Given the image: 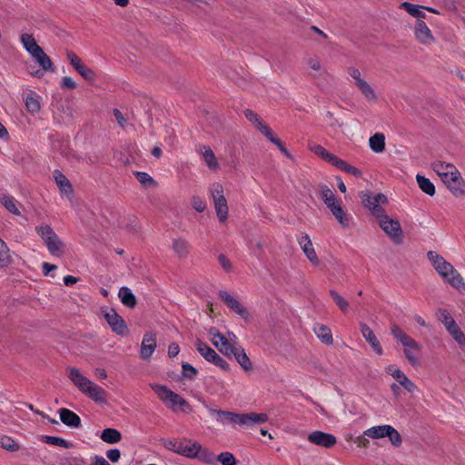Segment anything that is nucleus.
Listing matches in <instances>:
<instances>
[{
  "label": "nucleus",
  "instance_id": "nucleus-23",
  "mask_svg": "<svg viewBox=\"0 0 465 465\" xmlns=\"http://www.w3.org/2000/svg\"><path fill=\"white\" fill-rule=\"evenodd\" d=\"M200 445L201 444L195 440L183 438L181 440L179 455L188 459H195L196 454L200 450Z\"/></svg>",
  "mask_w": 465,
  "mask_h": 465
},
{
  "label": "nucleus",
  "instance_id": "nucleus-39",
  "mask_svg": "<svg viewBox=\"0 0 465 465\" xmlns=\"http://www.w3.org/2000/svg\"><path fill=\"white\" fill-rule=\"evenodd\" d=\"M173 250L179 257H185L189 253L190 244L184 239H174L173 242Z\"/></svg>",
  "mask_w": 465,
  "mask_h": 465
},
{
  "label": "nucleus",
  "instance_id": "nucleus-37",
  "mask_svg": "<svg viewBox=\"0 0 465 465\" xmlns=\"http://www.w3.org/2000/svg\"><path fill=\"white\" fill-rule=\"evenodd\" d=\"M195 459L208 465H217V456L210 450L203 448L202 445H200V450Z\"/></svg>",
  "mask_w": 465,
  "mask_h": 465
},
{
  "label": "nucleus",
  "instance_id": "nucleus-9",
  "mask_svg": "<svg viewBox=\"0 0 465 465\" xmlns=\"http://www.w3.org/2000/svg\"><path fill=\"white\" fill-rule=\"evenodd\" d=\"M35 231L46 245L51 255L55 257H62L64 255V244L50 225H39L35 228Z\"/></svg>",
  "mask_w": 465,
  "mask_h": 465
},
{
  "label": "nucleus",
  "instance_id": "nucleus-31",
  "mask_svg": "<svg viewBox=\"0 0 465 465\" xmlns=\"http://www.w3.org/2000/svg\"><path fill=\"white\" fill-rule=\"evenodd\" d=\"M400 7L404 9L410 15L417 18L418 20H422V18H425L426 16L424 12L425 7L422 5L403 2L401 4Z\"/></svg>",
  "mask_w": 465,
  "mask_h": 465
},
{
  "label": "nucleus",
  "instance_id": "nucleus-41",
  "mask_svg": "<svg viewBox=\"0 0 465 465\" xmlns=\"http://www.w3.org/2000/svg\"><path fill=\"white\" fill-rule=\"evenodd\" d=\"M12 263V257L7 244L0 238V269Z\"/></svg>",
  "mask_w": 465,
  "mask_h": 465
},
{
  "label": "nucleus",
  "instance_id": "nucleus-55",
  "mask_svg": "<svg viewBox=\"0 0 465 465\" xmlns=\"http://www.w3.org/2000/svg\"><path fill=\"white\" fill-rule=\"evenodd\" d=\"M192 206L198 213H203L206 209V203L200 197H193L192 199Z\"/></svg>",
  "mask_w": 465,
  "mask_h": 465
},
{
  "label": "nucleus",
  "instance_id": "nucleus-24",
  "mask_svg": "<svg viewBox=\"0 0 465 465\" xmlns=\"http://www.w3.org/2000/svg\"><path fill=\"white\" fill-rule=\"evenodd\" d=\"M232 356L234 357L236 361L245 372H250L253 370V364L252 361L248 357L244 349L240 344L234 348L233 351L232 352Z\"/></svg>",
  "mask_w": 465,
  "mask_h": 465
},
{
  "label": "nucleus",
  "instance_id": "nucleus-45",
  "mask_svg": "<svg viewBox=\"0 0 465 465\" xmlns=\"http://www.w3.org/2000/svg\"><path fill=\"white\" fill-rule=\"evenodd\" d=\"M309 149L314 153L316 155L322 158L324 161L328 162L332 156V153L326 151L322 145L320 144H310Z\"/></svg>",
  "mask_w": 465,
  "mask_h": 465
},
{
  "label": "nucleus",
  "instance_id": "nucleus-6",
  "mask_svg": "<svg viewBox=\"0 0 465 465\" xmlns=\"http://www.w3.org/2000/svg\"><path fill=\"white\" fill-rule=\"evenodd\" d=\"M392 336L403 346V352L411 366L419 363L418 352L420 351V344L406 334L398 325L391 327Z\"/></svg>",
  "mask_w": 465,
  "mask_h": 465
},
{
  "label": "nucleus",
  "instance_id": "nucleus-34",
  "mask_svg": "<svg viewBox=\"0 0 465 465\" xmlns=\"http://www.w3.org/2000/svg\"><path fill=\"white\" fill-rule=\"evenodd\" d=\"M118 297L126 307L134 308L136 305V298L128 287H121L118 292Z\"/></svg>",
  "mask_w": 465,
  "mask_h": 465
},
{
  "label": "nucleus",
  "instance_id": "nucleus-4",
  "mask_svg": "<svg viewBox=\"0 0 465 465\" xmlns=\"http://www.w3.org/2000/svg\"><path fill=\"white\" fill-rule=\"evenodd\" d=\"M66 371L69 380L79 391L95 402L105 401V390L84 376L78 368L71 366L68 367Z\"/></svg>",
  "mask_w": 465,
  "mask_h": 465
},
{
  "label": "nucleus",
  "instance_id": "nucleus-19",
  "mask_svg": "<svg viewBox=\"0 0 465 465\" xmlns=\"http://www.w3.org/2000/svg\"><path fill=\"white\" fill-rule=\"evenodd\" d=\"M211 415L216 416V420L222 425L232 424L241 426L242 413H235L227 411L210 409Z\"/></svg>",
  "mask_w": 465,
  "mask_h": 465
},
{
  "label": "nucleus",
  "instance_id": "nucleus-36",
  "mask_svg": "<svg viewBox=\"0 0 465 465\" xmlns=\"http://www.w3.org/2000/svg\"><path fill=\"white\" fill-rule=\"evenodd\" d=\"M100 438L106 443L114 444L122 440V434L116 429L107 428L102 431Z\"/></svg>",
  "mask_w": 465,
  "mask_h": 465
},
{
  "label": "nucleus",
  "instance_id": "nucleus-11",
  "mask_svg": "<svg viewBox=\"0 0 465 465\" xmlns=\"http://www.w3.org/2000/svg\"><path fill=\"white\" fill-rule=\"evenodd\" d=\"M364 435L374 440H380L387 437L391 443L395 447H399L402 442L401 436L398 430L389 424L371 427L364 430Z\"/></svg>",
  "mask_w": 465,
  "mask_h": 465
},
{
  "label": "nucleus",
  "instance_id": "nucleus-1",
  "mask_svg": "<svg viewBox=\"0 0 465 465\" xmlns=\"http://www.w3.org/2000/svg\"><path fill=\"white\" fill-rule=\"evenodd\" d=\"M431 168L454 197H465V180L453 163L436 160Z\"/></svg>",
  "mask_w": 465,
  "mask_h": 465
},
{
  "label": "nucleus",
  "instance_id": "nucleus-50",
  "mask_svg": "<svg viewBox=\"0 0 465 465\" xmlns=\"http://www.w3.org/2000/svg\"><path fill=\"white\" fill-rule=\"evenodd\" d=\"M45 442H47L49 444H52V445L63 447V448H65V449H68V448H70L72 446L65 440H64L62 438H59V437H54V436H46L45 437Z\"/></svg>",
  "mask_w": 465,
  "mask_h": 465
},
{
  "label": "nucleus",
  "instance_id": "nucleus-47",
  "mask_svg": "<svg viewBox=\"0 0 465 465\" xmlns=\"http://www.w3.org/2000/svg\"><path fill=\"white\" fill-rule=\"evenodd\" d=\"M217 462H221L222 465H236L237 460L232 453L225 451L222 452L217 456Z\"/></svg>",
  "mask_w": 465,
  "mask_h": 465
},
{
  "label": "nucleus",
  "instance_id": "nucleus-51",
  "mask_svg": "<svg viewBox=\"0 0 465 465\" xmlns=\"http://www.w3.org/2000/svg\"><path fill=\"white\" fill-rule=\"evenodd\" d=\"M78 74H81L85 80L93 81L95 78L94 72L88 68L85 64H83L78 70Z\"/></svg>",
  "mask_w": 465,
  "mask_h": 465
},
{
  "label": "nucleus",
  "instance_id": "nucleus-5",
  "mask_svg": "<svg viewBox=\"0 0 465 465\" xmlns=\"http://www.w3.org/2000/svg\"><path fill=\"white\" fill-rule=\"evenodd\" d=\"M150 387L165 406L173 411H180L187 413L193 411L187 401L176 392L171 391L167 386L152 383Z\"/></svg>",
  "mask_w": 465,
  "mask_h": 465
},
{
  "label": "nucleus",
  "instance_id": "nucleus-60",
  "mask_svg": "<svg viewBox=\"0 0 465 465\" xmlns=\"http://www.w3.org/2000/svg\"><path fill=\"white\" fill-rule=\"evenodd\" d=\"M62 87L66 89H74L76 87V84L72 77L64 76L62 79Z\"/></svg>",
  "mask_w": 465,
  "mask_h": 465
},
{
  "label": "nucleus",
  "instance_id": "nucleus-35",
  "mask_svg": "<svg viewBox=\"0 0 465 465\" xmlns=\"http://www.w3.org/2000/svg\"><path fill=\"white\" fill-rule=\"evenodd\" d=\"M25 104L30 114H37L41 109L39 96L35 93H29L25 98Z\"/></svg>",
  "mask_w": 465,
  "mask_h": 465
},
{
  "label": "nucleus",
  "instance_id": "nucleus-25",
  "mask_svg": "<svg viewBox=\"0 0 465 465\" xmlns=\"http://www.w3.org/2000/svg\"><path fill=\"white\" fill-rule=\"evenodd\" d=\"M59 416L61 421L71 428H79L81 426L80 417L74 411L62 408L59 410Z\"/></svg>",
  "mask_w": 465,
  "mask_h": 465
},
{
  "label": "nucleus",
  "instance_id": "nucleus-63",
  "mask_svg": "<svg viewBox=\"0 0 465 465\" xmlns=\"http://www.w3.org/2000/svg\"><path fill=\"white\" fill-rule=\"evenodd\" d=\"M366 437L367 436H365L363 434V435L358 436L355 439V442L357 443L358 447H360V448H367L369 446L370 440Z\"/></svg>",
  "mask_w": 465,
  "mask_h": 465
},
{
  "label": "nucleus",
  "instance_id": "nucleus-49",
  "mask_svg": "<svg viewBox=\"0 0 465 465\" xmlns=\"http://www.w3.org/2000/svg\"><path fill=\"white\" fill-rule=\"evenodd\" d=\"M437 317L439 321L442 322L445 328L451 325L455 322L451 315L444 309H440L438 311Z\"/></svg>",
  "mask_w": 465,
  "mask_h": 465
},
{
  "label": "nucleus",
  "instance_id": "nucleus-58",
  "mask_svg": "<svg viewBox=\"0 0 465 465\" xmlns=\"http://www.w3.org/2000/svg\"><path fill=\"white\" fill-rule=\"evenodd\" d=\"M67 59L76 71L84 64L82 60L74 53H67Z\"/></svg>",
  "mask_w": 465,
  "mask_h": 465
},
{
  "label": "nucleus",
  "instance_id": "nucleus-52",
  "mask_svg": "<svg viewBox=\"0 0 465 465\" xmlns=\"http://www.w3.org/2000/svg\"><path fill=\"white\" fill-rule=\"evenodd\" d=\"M266 138L274 143L285 156L291 157L287 149L284 147L281 140L274 135L273 132L271 133V136H266Z\"/></svg>",
  "mask_w": 465,
  "mask_h": 465
},
{
  "label": "nucleus",
  "instance_id": "nucleus-7",
  "mask_svg": "<svg viewBox=\"0 0 465 465\" xmlns=\"http://www.w3.org/2000/svg\"><path fill=\"white\" fill-rule=\"evenodd\" d=\"M207 336L213 346L228 358L232 357L234 348L239 345L237 336L232 331L223 334L216 328L212 327L208 330Z\"/></svg>",
  "mask_w": 465,
  "mask_h": 465
},
{
  "label": "nucleus",
  "instance_id": "nucleus-42",
  "mask_svg": "<svg viewBox=\"0 0 465 465\" xmlns=\"http://www.w3.org/2000/svg\"><path fill=\"white\" fill-rule=\"evenodd\" d=\"M331 214L335 217L337 222L340 223V225L342 228H348L350 225V215L347 214V213L343 210L342 206L341 205L335 210H332Z\"/></svg>",
  "mask_w": 465,
  "mask_h": 465
},
{
  "label": "nucleus",
  "instance_id": "nucleus-53",
  "mask_svg": "<svg viewBox=\"0 0 465 465\" xmlns=\"http://www.w3.org/2000/svg\"><path fill=\"white\" fill-rule=\"evenodd\" d=\"M218 261L223 271H225L226 272H230L232 271V263L224 254H219Z\"/></svg>",
  "mask_w": 465,
  "mask_h": 465
},
{
  "label": "nucleus",
  "instance_id": "nucleus-20",
  "mask_svg": "<svg viewBox=\"0 0 465 465\" xmlns=\"http://www.w3.org/2000/svg\"><path fill=\"white\" fill-rule=\"evenodd\" d=\"M104 318L112 330L120 335L127 333V326L124 319L114 310L110 309L104 313Z\"/></svg>",
  "mask_w": 465,
  "mask_h": 465
},
{
  "label": "nucleus",
  "instance_id": "nucleus-32",
  "mask_svg": "<svg viewBox=\"0 0 465 465\" xmlns=\"http://www.w3.org/2000/svg\"><path fill=\"white\" fill-rule=\"evenodd\" d=\"M195 347L198 352L208 361L213 362L218 355L217 352L212 349L207 343L201 340H197Z\"/></svg>",
  "mask_w": 465,
  "mask_h": 465
},
{
  "label": "nucleus",
  "instance_id": "nucleus-44",
  "mask_svg": "<svg viewBox=\"0 0 465 465\" xmlns=\"http://www.w3.org/2000/svg\"><path fill=\"white\" fill-rule=\"evenodd\" d=\"M330 295L333 299L336 305L343 312H346L349 308V302L340 295L336 291H330Z\"/></svg>",
  "mask_w": 465,
  "mask_h": 465
},
{
  "label": "nucleus",
  "instance_id": "nucleus-16",
  "mask_svg": "<svg viewBox=\"0 0 465 465\" xmlns=\"http://www.w3.org/2000/svg\"><path fill=\"white\" fill-rule=\"evenodd\" d=\"M307 440L310 443L323 447L331 448L337 442V439L334 435L323 432L322 430H314L307 436Z\"/></svg>",
  "mask_w": 465,
  "mask_h": 465
},
{
  "label": "nucleus",
  "instance_id": "nucleus-18",
  "mask_svg": "<svg viewBox=\"0 0 465 465\" xmlns=\"http://www.w3.org/2000/svg\"><path fill=\"white\" fill-rule=\"evenodd\" d=\"M219 296L226 303V305L240 317L244 320H248L250 318V313L247 309L229 292L226 291H221L219 292Z\"/></svg>",
  "mask_w": 465,
  "mask_h": 465
},
{
  "label": "nucleus",
  "instance_id": "nucleus-13",
  "mask_svg": "<svg viewBox=\"0 0 465 465\" xmlns=\"http://www.w3.org/2000/svg\"><path fill=\"white\" fill-rule=\"evenodd\" d=\"M361 198L363 205L371 211L376 219L385 213L382 208L383 205L388 203V198L385 194H371L369 193H361Z\"/></svg>",
  "mask_w": 465,
  "mask_h": 465
},
{
  "label": "nucleus",
  "instance_id": "nucleus-56",
  "mask_svg": "<svg viewBox=\"0 0 465 465\" xmlns=\"http://www.w3.org/2000/svg\"><path fill=\"white\" fill-rule=\"evenodd\" d=\"M329 163L332 164L333 166L337 167L338 169L345 172L347 169V166L349 163H347L345 161L338 158L336 155L332 154L331 158L330 159Z\"/></svg>",
  "mask_w": 465,
  "mask_h": 465
},
{
  "label": "nucleus",
  "instance_id": "nucleus-48",
  "mask_svg": "<svg viewBox=\"0 0 465 465\" xmlns=\"http://www.w3.org/2000/svg\"><path fill=\"white\" fill-rule=\"evenodd\" d=\"M320 196L324 203H330L331 201H334L336 196L332 193V191L327 185L320 186Z\"/></svg>",
  "mask_w": 465,
  "mask_h": 465
},
{
  "label": "nucleus",
  "instance_id": "nucleus-27",
  "mask_svg": "<svg viewBox=\"0 0 465 465\" xmlns=\"http://www.w3.org/2000/svg\"><path fill=\"white\" fill-rule=\"evenodd\" d=\"M269 417L266 413H242L241 426H252L254 424H262L268 421Z\"/></svg>",
  "mask_w": 465,
  "mask_h": 465
},
{
  "label": "nucleus",
  "instance_id": "nucleus-8",
  "mask_svg": "<svg viewBox=\"0 0 465 465\" xmlns=\"http://www.w3.org/2000/svg\"><path fill=\"white\" fill-rule=\"evenodd\" d=\"M348 80L360 91L361 95L370 103H376L379 99L375 87L366 80L359 68L350 66L347 68Z\"/></svg>",
  "mask_w": 465,
  "mask_h": 465
},
{
  "label": "nucleus",
  "instance_id": "nucleus-62",
  "mask_svg": "<svg viewBox=\"0 0 465 465\" xmlns=\"http://www.w3.org/2000/svg\"><path fill=\"white\" fill-rule=\"evenodd\" d=\"M451 336L460 346H465V334L461 330Z\"/></svg>",
  "mask_w": 465,
  "mask_h": 465
},
{
  "label": "nucleus",
  "instance_id": "nucleus-43",
  "mask_svg": "<svg viewBox=\"0 0 465 465\" xmlns=\"http://www.w3.org/2000/svg\"><path fill=\"white\" fill-rule=\"evenodd\" d=\"M0 447L7 451L15 452L19 450V444L10 436H0Z\"/></svg>",
  "mask_w": 465,
  "mask_h": 465
},
{
  "label": "nucleus",
  "instance_id": "nucleus-46",
  "mask_svg": "<svg viewBox=\"0 0 465 465\" xmlns=\"http://www.w3.org/2000/svg\"><path fill=\"white\" fill-rule=\"evenodd\" d=\"M134 175L136 179L140 182V183L143 184V186L149 187L156 185V183L153 179V177L146 173L135 172Z\"/></svg>",
  "mask_w": 465,
  "mask_h": 465
},
{
  "label": "nucleus",
  "instance_id": "nucleus-10",
  "mask_svg": "<svg viewBox=\"0 0 465 465\" xmlns=\"http://www.w3.org/2000/svg\"><path fill=\"white\" fill-rule=\"evenodd\" d=\"M209 193L219 222L224 223L228 218L229 208L224 196L223 186L219 183H213L209 188Z\"/></svg>",
  "mask_w": 465,
  "mask_h": 465
},
{
  "label": "nucleus",
  "instance_id": "nucleus-59",
  "mask_svg": "<svg viewBox=\"0 0 465 465\" xmlns=\"http://www.w3.org/2000/svg\"><path fill=\"white\" fill-rule=\"evenodd\" d=\"M106 457L112 461V462H117L121 457V452L118 449H113L109 450L106 452Z\"/></svg>",
  "mask_w": 465,
  "mask_h": 465
},
{
  "label": "nucleus",
  "instance_id": "nucleus-57",
  "mask_svg": "<svg viewBox=\"0 0 465 465\" xmlns=\"http://www.w3.org/2000/svg\"><path fill=\"white\" fill-rule=\"evenodd\" d=\"M329 163L332 164L333 166L337 167L338 169L345 172L347 169V166L349 163H347L345 161L338 158L336 155L332 154L331 158L330 159Z\"/></svg>",
  "mask_w": 465,
  "mask_h": 465
},
{
  "label": "nucleus",
  "instance_id": "nucleus-15",
  "mask_svg": "<svg viewBox=\"0 0 465 465\" xmlns=\"http://www.w3.org/2000/svg\"><path fill=\"white\" fill-rule=\"evenodd\" d=\"M297 242L301 249L302 250L304 255L312 262V264L315 266L319 265L320 260L315 252L310 236L305 232H302L298 236Z\"/></svg>",
  "mask_w": 465,
  "mask_h": 465
},
{
  "label": "nucleus",
  "instance_id": "nucleus-61",
  "mask_svg": "<svg viewBox=\"0 0 465 465\" xmlns=\"http://www.w3.org/2000/svg\"><path fill=\"white\" fill-rule=\"evenodd\" d=\"M307 64L312 70H314V71H320L322 69L321 62L317 58L308 59Z\"/></svg>",
  "mask_w": 465,
  "mask_h": 465
},
{
  "label": "nucleus",
  "instance_id": "nucleus-14",
  "mask_svg": "<svg viewBox=\"0 0 465 465\" xmlns=\"http://www.w3.org/2000/svg\"><path fill=\"white\" fill-rule=\"evenodd\" d=\"M413 34L415 39L423 45H430L435 43V37L423 20H417L414 27Z\"/></svg>",
  "mask_w": 465,
  "mask_h": 465
},
{
  "label": "nucleus",
  "instance_id": "nucleus-12",
  "mask_svg": "<svg viewBox=\"0 0 465 465\" xmlns=\"http://www.w3.org/2000/svg\"><path fill=\"white\" fill-rule=\"evenodd\" d=\"M377 222L393 243L401 244L403 242V232L398 220L392 219L384 213L377 219Z\"/></svg>",
  "mask_w": 465,
  "mask_h": 465
},
{
  "label": "nucleus",
  "instance_id": "nucleus-3",
  "mask_svg": "<svg viewBox=\"0 0 465 465\" xmlns=\"http://www.w3.org/2000/svg\"><path fill=\"white\" fill-rule=\"evenodd\" d=\"M427 258L438 274L450 285L459 291L465 290V281L460 272L443 256L433 251L427 252Z\"/></svg>",
  "mask_w": 465,
  "mask_h": 465
},
{
  "label": "nucleus",
  "instance_id": "nucleus-38",
  "mask_svg": "<svg viewBox=\"0 0 465 465\" xmlns=\"http://www.w3.org/2000/svg\"><path fill=\"white\" fill-rule=\"evenodd\" d=\"M0 203L11 213L15 215L21 214L14 197L7 194H0Z\"/></svg>",
  "mask_w": 465,
  "mask_h": 465
},
{
  "label": "nucleus",
  "instance_id": "nucleus-17",
  "mask_svg": "<svg viewBox=\"0 0 465 465\" xmlns=\"http://www.w3.org/2000/svg\"><path fill=\"white\" fill-rule=\"evenodd\" d=\"M386 371L387 373L391 375V377L395 379L399 382V384L409 392H414L415 391L418 390L415 383L411 380H410L400 368L396 367L395 365L387 366Z\"/></svg>",
  "mask_w": 465,
  "mask_h": 465
},
{
  "label": "nucleus",
  "instance_id": "nucleus-54",
  "mask_svg": "<svg viewBox=\"0 0 465 465\" xmlns=\"http://www.w3.org/2000/svg\"><path fill=\"white\" fill-rule=\"evenodd\" d=\"M164 447L177 454L180 452L181 440H169L164 442Z\"/></svg>",
  "mask_w": 465,
  "mask_h": 465
},
{
  "label": "nucleus",
  "instance_id": "nucleus-26",
  "mask_svg": "<svg viewBox=\"0 0 465 465\" xmlns=\"http://www.w3.org/2000/svg\"><path fill=\"white\" fill-rule=\"evenodd\" d=\"M54 181L59 187L61 193L71 197L74 193L73 185L64 173L56 170L54 173Z\"/></svg>",
  "mask_w": 465,
  "mask_h": 465
},
{
  "label": "nucleus",
  "instance_id": "nucleus-40",
  "mask_svg": "<svg viewBox=\"0 0 465 465\" xmlns=\"http://www.w3.org/2000/svg\"><path fill=\"white\" fill-rule=\"evenodd\" d=\"M417 183L420 187V189L425 193L426 194L430 196H433L435 194V186L430 182V179L426 178L425 176H422L420 174H417L416 176Z\"/></svg>",
  "mask_w": 465,
  "mask_h": 465
},
{
  "label": "nucleus",
  "instance_id": "nucleus-22",
  "mask_svg": "<svg viewBox=\"0 0 465 465\" xmlns=\"http://www.w3.org/2000/svg\"><path fill=\"white\" fill-rule=\"evenodd\" d=\"M360 328H361V332L362 337L371 345L372 350L378 355H382L383 349H382L379 340L377 339L376 335L374 334L373 331L366 323H361Z\"/></svg>",
  "mask_w": 465,
  "mask_h": 465
},
{
  "label": "nucleus",
  "instance_id": "nucleus-64",
  "mask_svg": "<svg viewBox=\"0 0 465 465\" xmlns=\"http://www.w3.org/2000/svg\"><path fill=\"white\" fill-rule=\"evenodd\" d=\"M215 364L216 366L220 367L223 370H228L229 364L226 361H224L221 356L217 355L216 358L212 362Z\"/></svg>",
  "mask_w": 465,
  "mask_h": 465
},
{
  "label": "nucleus",
  "instance_id": "nucleus-33",
  "mask_svg": "<svg viewBox=\"0 0 465 465\" xmlns=\"http://www.w3.org/2000/svg\"><path fill=\"white\" fill-rule=\"evenodd\" d=\"M369 146L374 153H382L385 149V135L381 133H377L371 136L369 139Z\"/></svg>",
  "mask_w": 465,
  "mask_h": 465
},
{
  "label": "nucleus",
  "instance_id": "nucleus-30",
  "mask_svg": "<svg viewBox=\"0 0 465 465\" xmlns=\"http://www.w3.org/2000/svg\"><path fill=\"white\" fill-rule=\"evenodd\" d=\"M313 331L322 343L327 345L332 344L333 338L330 328L323 324H315Z\"/></svg>",
  "mask_w": 465,
  "mask_h": 465
},
{
  "label": "nucleus",
  "instance_id": "nucleus-2",
  "mask_svg": "<svg viewBox=\"0 0 465 465\" xmlns=\"http://www.w3.org/2000/svg\"><path fill=\"white\" fill-rule=\"evenodd\" d=\"M20 41L23 47L31 54L39 65V68L36 69L35 66L27 64V71L31 75L36 78H42L45 73L54 71V66L50 57L44 52L43 48L37 45L32 35L22 34Z\"/></svg>",
  "mask_w": 465,
  "mask_h": 465
},
{
  "label": "nucleus",
  "instance_id": "nucleus-29",
  "mask_svg": "<svg viewBox=\"0 0 465 465\" xmlns=\"http://www.w3.org/2000/svg\"><path fill=\"white\" fill-rule=\"evenodd\" d=\"M200 150L203 159L209 170L213 172L217 171L219 169V163L213 151L209 146H202Z\"/></svg>",
  "mask_w": 465,
  "mask_h": 465
},
{
  "label": "nucleus",
  "instance_id": "nucleus-21",
  "mask_svg": "<svg viewBox=\"0 0 465 465\" xmlns=\"http://www.w3.org/2000/svg\"><path fill=\"white\" fill-rule=\"evenodd\" d=\"M156 335L153 332H147L143 335L141 348L140 356L145 361H149L156 349Z\"/></svg>",
  "mask_w": 465,
  "mask_h": 465
},
{
  "label": "nucleus",
  "instance_id": "nucleus-28",
  "mask_svg": "<svg viewBox=\"0 0 465 465\" xmlns=\"http://www.w3.org/2000/svg\"><path fill=\"white\" fill-rule=\"evenodd\" d=\"M245 117L252 122L255 127L266 137L271 136V133L272 132L271 128L262 122L261 117L251 110H246L244 112Z\"/></svg>",
  "mask_w": 465,
  "mask_h": 465
}]
</instances>
